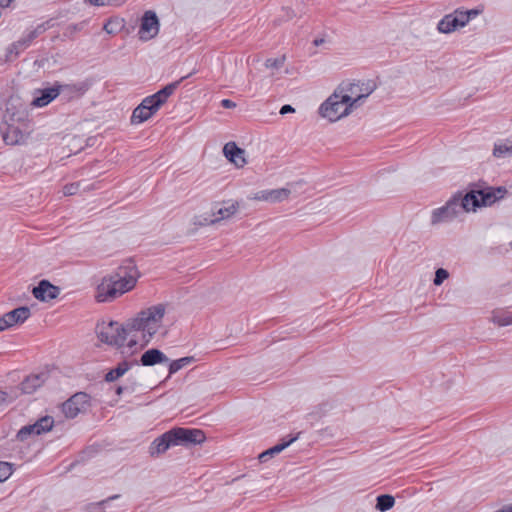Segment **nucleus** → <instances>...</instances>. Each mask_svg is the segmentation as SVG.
Wrapping results in <instances>:
<instances>
[{
  "label": "nucleus",
  "instance_id": "nucleus-20",
  "mask_svg": "<svg viewBox=\"0 0 512 512\" xmlns=\"http://www.w3.org/2000/svg\"><path fill=\"white\" fill-rule=\"evenodd\" d=\"M40 95L35 97L32 101V105L36 107H44L52 102L57 96H59V91L57 89V84L55 83L50 88H44L39 91Z\"/></svg>",
  "mask_w": 512,
  "mask_h": 512
},
{
  "label": "nucleus",
  "instance_id": "nucleus-38",
  "mask_svg": "<svg viewBox=\"0 0 512 512\" xmlns=\"http://www.w3.org/2000/svg\"><path fill=\"white\" fill-rule=\"evenodd\" d=\"M376 88V84L373 81H368L365 84V88L361 89L363 92L362 94L358 95L357 97H361V100L368 97Z\"/></svg>",
  "mask_w": 512,
  "mask_h": 512
},
{
  "label": "nucleus",
  "instance_id": "nucleus-8",
  "mask_svg": "<svg viewBox=\"0 0 512 512\" xmlns=\"http://www.w3.org/2000/svg\"><path fill=\"white\" fill-rule=\"evenodd\" d=\"M91 397L86 392H77L62 404V412L67 418H75L90 407Z\"/></svg>",
  "mask_w": 512,
  "mask_h": 512
},
{
  "label": "nucleus",
  "instance_id": "nucleus-12",
  "mask_svg": "<svg viewBox=\"0 0 512 512\" xmlns=\"http://www.w3.org/2000/svg\"><path fill=\"white\" fill-rule=\"evenodd\" d=\"M59 95L66 101L78 99L82 97L89 89L90 85L86 81H81L72 84H60L56 82Z\"/></svg>",
  "mask_w": 512,
  "mask_h": 512
},
{
  "label": "nucleus",
  "instance_id": "nucleus-34",
  "mask_svg": "<svg viewBox=\"0 0 512 512\" xmlns=\"http://www.w3.org/2000/svg\"><path fill=\"white\" fill-rule=\"evenodd\" d=\"M449 277V272L444 268H438L435 272L433 283L435 286H440Z\"/></svg>",
  "mask_w": 512,
  "mask_h": 512
},
{
  "label": "nucleus",
  "instance_id": "nucleus-44",
  "mask_svg": "<svg viewBox=\"0 0 512 512\" xmlns=\"http://www.w3.org/2000/svg\"><path fill=\"white\" fill-rule=\"evenodd\" d=\"M293 112H295V109L289 104L283 105L280 109L281 115H286L288 113H293Z\"/></svg>",
  "mask_w": 512,
  "mask_h": 512
},
{
  "label": "nucleus",
  "instance_id": "nucleus-40",
  "mask_svg": "<svg viewBox=\"0 0 512 512\" xmlns=\"http://www.w3.org/2000/svg\"><path fill=\"white\" fill-rule=\"evenodd\" d=\"M16 396H10L6 391L0 390V405L12 402Z\"/></svg>",
  "mask_w": 512,
  "mask_h": 512
},
{
  "label": "nucleus",
  "instance_id": "nucleus-24",
  "mask_svg": "<svg viewBox=\"0 0 512 512\" xmlns=\"http://www.w3.org/2000/svg\"><path fill=\"white\" fill-rule=\"evenodd\" d=\"M154 115L148 106L141 102L133 111L131 116L132 123H143Z\"/></svg>",
  "mask_w": 512,
  "mask_h": 512
},
{
  "label": "nucleus",
  "instance_id": "nucleus-50",
  "mask_svg": "<svg viewBox=\"0 0 512 512\" xmlns=\"http://www.w3.org/2000/svg\"><path fill=\"white\" fill-rule=\"evenodd\" d=\"M109 25H110V22L106 23V24L104 25V30H105L107 33L111 34L113 31L111 30V27H109Z\"/></svg>",
  "mask_w": 512,
  "mask_h": 512
},
{
  "label": "nucleus",
  "instance_id": "nucleus-48",
  "mask_svg": "<svg viewBox=\"0 0 512 512\" xmlns=\"http://www.w3.org/2000/svg\"><path fill=\"white\" fill-rule=\"evenodd\" d=\"M495 512H512V504L503 506L501 509Z\"/></svg>",
  "mask_w": 512,
  "mask_h": 512
},
{
  "label": "nucleus",
  "instance_id": "nucleus-13",
  "mask_svg": "<svg viewBox=\"0 0 512 512\" xmlns=\"http://www.w3.org/2000/svg\"><path fill=\"white\" fill-rule=\"evenodd\" d=\"M32 294L36 299L48 302L59 296L60 288L43 279L33 288Z\"/></svg>",
  "mask_w": 512,
  "mask_h": 512
},
{
  "label": "nucleus",
  "instance_id": "nucleus-31",
  "mask_svg": "<svg viewBox=\"0 0 512 512\" xmlns=\"http://www.w3.org/2000/svg\"><path fill=\"white\" fill-rule=\"evenodd\" d=\"M13 473V465L9 462L0 461V482L6 481Z\"/></svg>",
  "mask_w": 512,
  "mask_h": 512
},
{
  "label": "nucleus",
  "instance_id": "nucleus-18",
  "mask_svg": "<svg viewBox=\"0 0 512 512\" xmlns=\"http://www.w3.org/2000/svg\"><path fill=\"white\" fill-rule=\"evenodd\" d=\"M167 361V356L157 348H151L145 351L140 358V363L143 366H154Z\"/></svg>",
  "mask_w": 512,
  "mask_h": 512
},
{
  "label": "nucleus",
  "instance_id": "nucleus-30",
  "mask_svg": "<svg viewBox=\"0 0 512 512\" xmlns=\"http://www.w3.org/2000/svg\"><path fill=\"white\" fill-rule=\"evenodd\" d=\"M86 3L96 6H121L126 2V0H85Z\"/></svg>",
  "mask_w": 512,
  "mask_h": 512
},
{
  "label": "nucleus",
  "instance_id": "nucleus-22",
  "mask_svg": "<svg viewBox=\"0 0 512 512\" xmlns=\"http://www.w3.org/2000/svg\"><path fill=\"white\" fill-rule=\"evenodd\" d=\"M2 137L6 144L17 145L24 140V134L17 126L8 125L5 131H2Z\"/></svg>",
  "mask_w": 512,
  "mask_h": 512
},
{
  "label": "nucleus",
  "instance_id": "nucleus-2",
  "mask_svg": "<svg viewBox=\"0 0 512 512\" xmlns=\"http://www.w3.org/2000/svg\"><path fill=\"white\" fill-rule=\"evenodd\" d=\"M139 277V272L132 259L124 261L117 270L105 276L97 286L96 300L98 302H111L124 293L132 290Z\"/></svg>",
  "mask_w": 512,
  "mask_h": 512
},
{
  "label": "nucleus",
  "instance_id": "nucleus-39",
  "mask_svg": "<svg viewBox=\"0 0 512 512\" xmlns=\"http://www.w3.org/2000/svg\"><path fill=\"white\" fill-rule=\"evenodd\" d=\"M36 37L33 35L31 31H29L25 36L19 39L20 43L26 49Z\"/></svg>",
  "mask_w": 512,
  "mask_h": 512
},
{
  "label": "nucleus",
  "instance_id": "nucleus-16",
  "mask_svg": "<svg viewBox=\"0 0 512 512\" xmlns=\"http://www.w3.org/2000/svg\"><path fill=\"white\" fill-rule=\"evenodd\" d=\"M291 191L287 188L262 190L254 194L252 199L265 202H282L290 196Z\"/></svg>",
  "mask_w": 512,
  "mask_h": 512
},
{
  "label": "nucleus",
  "instance_id": "nucleus-37",
  "mask_svg": "<svg viewBox=\"0 0 512 512\" xmlns=\"http://www.w3.org/2000/svg\"><path fill=\"white\" fill-rule=\"evenodd\" d=\"M79 187H80V182H75V183L66 184V185L63 187V193H64V195H66V196H72V195H75V194H77V192L79 191Z\"/></svg>",
  "mask_w": 512,
  "mask_h": 512
},
{
  "label": "nucleus",
  "instance_id": "nucleus-14",
  "mask_svg": "<svg viewBox=\"0 0 512 512\" xmlns=\"http://www.w3.org/2000/svg\"><path fill=\"white\" fill-rule=\"evenodd\" d=\"M227 206L218 208L213 211L214 218L208 219L204 218L203 221L199 222L200 225H213L221 220L228 219L233 216L239 209V203L236 202H224Z\"/></svg>",
  "mask_w": 512,
  "mask_h": 512
},
{
  "label": "nucleus",
  "instance_id": "nucleus-6",
  "mask_svg": "<svg viewBox=\"0 0 512 512\" xmlns=\"http://www.w3.org/2000/svg\"><path fill=\"white\" fill-rule=\"evenodd\" d=\"M174 446L190 447L205 441V433L196 428L174 427L169 430Z\"/></svg>",
  "mask_w": 512,
  "mask_h": 512
},
{
  "label": "nucleus",
  "instance_id": "nucleus-41",
  "mask_svg": "<svg viewBox=\"0 0 512 512\" xmlns=\"http://www.w3.org/2000/svg\"><path fill=\"white\" fill-rule=\"evenodd\" d=\"M479 14V11L476 10V9H471V10H466V11H463L461 10V15L465 18L467 17V23L470 21V19L472 17H475Z\"/></svg>",
  "mask_w": 512,
  "mask_h": 512
},
{
  "label": "nucleus",
  "instance_id": "nucleus-15",
  "mask_svg": "<svg viewBox=\"0 0 512 512\" xmlns=\"http://www.w3.org/2000/svg\"><path fill=\"white\" fill-rule=\"evenodd\" d=\"M224 156L236 167L242 168L247 163L245 150L237 146L235 142H228L223 147Z\"/></svg>",
  "mask_w": 512,
  "mask_h": 512
},
{
  "label": "nucleus",
  "instance_id": "nucleus-25",
  "mask_svg": "<svg viewBox=\"0 0 512 512\" xmlns=\"http://www.w3.org/2000/svg\"><path fill=\"white\" fill-rule=\"evenodd\" d=\"M43 432L38 427L37 423L23 426L17 433V439L19 441H26L31 435H40Z\"/></svg>",
  "mask_w": 512,
  "mask_h": 512
},
{
  "label": "nucleus",
  "instance_id": "nucleus-23",
  "mask_svg": "<svg viewBox=\"0 0 512 512\" xmlns=\"http://www.w3.org/2000/svg\"><path fill=\"white\" fill-rule=\"evenodd\" d=\"M138 364L137 361L128 362V361H122L118 363V365L114 368L108 371L105 375V381L106 382H114L120 377H122L130 368L132 365Z\"/></svg>",
  "mask_w": 512,
  "mask_h": 512
},
{
  "label": "nucleus",
  "instance_id": "nucleus-7",
  "mask_svg": "<svg viewBox=\"0 0 512 512\" xmlns=\"http://www.w3.org/2000/svg\"><path fill=\"white\" fill-rule=\"evenodd\" d=\"M188 77L189 75L183 76L179 80L166 85L155 94L145 97L142 102L155 114L160 107L167 102L168 98L175 92L180 83Z\"/></svg>",
  "mask_w": 512,
  "mask_h": 512
},
{
  "label": "nucleus",
  "instance_id": "nucleus-29",
  "mask_svg": "<svg viewBox=\"0 0 512 512\" xmlns=\"http://www.w3.org/2000/svg\"><path fill=\"white\" fill-rule=\"evenodd\" d=\"M493 322L499 326H508L512 324V311H500L493 314Z\"/></svg>",
  "mask_w": 512,
  "mask_h": 512
},
{
  "label": "nucleus",
  "instance_id": "nucleus-26",
  "mask_svg": "<svg viewBox=\"0 0 512 512\" xmlns=\"http://www.w3.org/2000/svg\"><path fill=\"white\" fill-rule=\"evenodd\" d=\"M395 504V499L392 495L382 494L376 498V509L385 512L390 510Z\"/></svg>",
  "mask_w": 512,
  "mask_h": 512
},
{
  "label": "nucleus",
  "instance_id": "nucleus-4",
  "mask_svg": "<svg viewBox=\"0 0 512 512\" xmlns=\"http://www.w3.org/2000/svg\"><path fill=\"white\" fill-rule=\"evenodd\" d=\"M492 187L478 188L476 185L468 191L462 199V208L465 212L475 211L482 206H490L497 201Z\"/></svg>",
  "mask_w": 512,
  "mask_h": 512
},
{
  "label": "nucleus",
  "instance_id": "nucleus-11",
  "mask_svg": "<svg viewBox=\"0 0 512 512\" xmlns=\"http://www.w3.org/2000/svg\"><path fill=\"white\" fill-rule=\"evenodd\" d=\"M30 315L31 311L27 306H21L5 313L2 317H0V332L16 324L24 323L30 317Z\"/></svg>",
  "mask_w": 512,
  "mask_h": 512
},
{
  "label": "nucleus",
  "instance_id": "nucleus-21",
  "mask_svg": "<svg viewBox=\"0 0 512 512\" xmlns=\"http://www.w3.org/2000/svg\"><path fill=\"white\" fill-rule=\"evenodd\" d=\"M300 433H297L295 436L290 437L288 440H282L281 443L267 449L266 451L259 454L258 458L260 462H266L270 457H273L276 454L282 452L285 448L290 446L294 441H296L299 437Z\"/></svg>",
  "mask_w": 512,
  "mask_h": 512
},
{
  "label": "nucleus",
  "instance_id": "nucleus-42",
  "mask_svg": "<svg viewBox=\"0 0 512 512\" xmlns=\"http://www.w3.org/2000/svg\"><path fill=\"white\" fill-rule=\"evenodd\" d=\"M493 192L497 194V200H500L505 197L508 191L504 186H499L497 188H493Z\"/></svg>",
  "mask_w": 512,
  "mask_h": 512
},
{
  "label": "nucleus",
  "instance_id": "nucleus-43",
  "mask_svg": "<svg viewBox=\"0 0 512 512\" xmlns=\"http://www.w3.org/2000/svg\"><path fill=\"white\" fill-rule=\"evenodd\" d=\"M221 106L226 109H231L236 107V103L230 99H223L221 101Z\"/></svg>",
  "mask_w": 512,
  "mask_h": 512
},
{
  "label": "nucleus",
  "instance_id": "nucleus-51",
  "mask_svg": "<svg viewBox=\"0 0 512 512\" xmlns=\"http://www.w3.org/2000/svg\"><path fill=\"white\" fill-rule=\"evenodd\" d=\"M109 25H110V22L106 23V24L104 25V30H105L107 33L111 34L113 31L111 30V27H109Z\"/></svg>",
  "mask_w": 512,
  "mask_h": 512
},
{
  "label": "nucleus",
  "instance_id": "nucleus-49",
  "mask_svg": "<svg viewBox=\"0 0 512 512\" xmlns=\"http://www.w3.org/2000/svg\"><path fill=\"white\" fill-rule=\"evenodd\" d=\"M324 43V39L323 38H316L314 41H313V44L315 46H320L321 44Z\"/></svg>",
  "mask_w": 512,
  "mask_h": 512
},
{
  "label": "nucleus",
  "instance_id": "nucleus-47",
  "mask_svg": "<svg viewBox=\"0 0 512 512\" xmlns=\"http://www.w3.org/2000/svg\"><path fill=\"white\" fill-rule=\"evenodd\" d=\"M129 388L127 386H118L116 388V394L121 395L124 391H128Z\"/></svg>",
  "mask_w": 512,
  "mask_h": 512
},
{
  "label": "nucleus",
  "instance_id": "nucleus-33",
  "mask_svg": "<svg viewBox=\"0 0 512 512\" xmlns=\"http://www.w3.org/2000/svg\"><path fill=\"white\" fill-rule=\"evenodd\" d=\"M25 48L23 47V45L20 43V41H15L13 42L7 49V60H11V55L14 54V57H18L19 54L24 51Z\"/></svg>",
  "mask_w": 512,
  "mask_h": 512
},
{
  "label": "nucleus",
  "instance_id": "nucleus-45",
  "mask_svg": "<svg viewBox=\"0 0 512 512\" xmlns=\"http://www.w3.org/2000/svg\"><path fill=\"white\" fill-rule=\"evenodd\" d=\"M117 498H119V495H113V496H110V497H108L107 499L100 501V502L98 503V505H99V506L105 505V504H106V503H108L109 501L114 500V499H117Z\"/></svg>",
  "mask_w": 512,
  "mask_h": 512
},
{
  "label": "nucleus",
  "instance_id": "nucleus-28",
  "mask_svg": "<svg viewBox=\"0 0 512 512\" xmlns=\"http://www.w3.org/2000/svg\"><path fill=\"white\" fill-rule=\"evenodd\" d=\"M507 155H512L511 139H507L504 143L495 144L493 148V156L500 158Z\"/></svg>",
  "mask_w": 512,
  "mask_h": 512
},
{
  "label": "nucleus",
  "instance_id": "nucleus-5",
  "mask_svg": "<svg viewBox=\"0 0 512 512\" xmlns=\"http://www.w3.org/2000/svg\"><path fill=\"white\" fill-rule=\"evenodd\" d=\"M462 199V193L458 192L444 206L434 209L431 215V224L437 225L452 221L459 213L465 212L462 208Z\"/></svg>",
  "mask_w": 512,
  "mask_h": 512
},
{
  "label": "nucleus",
  "instance_id": "nucleus-27",
  "mask_svg": "<svg viewBox=\"0 0 512 512\" xmlns=\"http://www.w3.org/2000/svg\"><path fill=\"white\" fill-rule=\"evenodd\" d=\"M195 361L196 359L193 356H186L177 360H173L169 365V376L175 374L185 366L190 365Z\"/></svg>",
  "mask_w": 512,
  "mask_h": 512
},
{
  "label": "nucleus",
  "instance_id": "nucleus-32",
  "mask_svg": "<svg viewBox=\"0 0 512 512\" xmlns=\"http://www.w3.org/2000/svg\"><path fill=\"white\" fill-rule=\"evenodd\" d=\"M40 430L45 433L53 428L54 420L51 416H44L36 421Z\"/></svg>",
  "mask_w": 512,
  "mask_h": 512
},
{
  "label": "nucleus",
  "instance_id": "nucleus-10",
  "mask_svg": "<svg viewBox=\"0 0 512 512\" xmlns=\"http://www.w3.org/2000/svg\"><path fill=\"white\" fill-rule=\"evenodd\" d=\"M467 25V17L461 15V10L456 9L454 12L445 15L437 25V29L440 33L449 34L459 28Z\"/></svg>",
  "mask_w": 512,
  "mask_h": 512
},
{
  "label": "nucleus",
  "instance_id": "nucleus-1",
  "mask_svg": "<svg viewBox=\"0 0 512 512\" xmlns=\"http://www.w3.org/2000/svg\"><path fill=\"white\" fill-rule=\"evenodd\" d=\"M165 314V306L157 304L140 311L135 318L127 320L124 324L116 321L103 322L96 327L98 339L110 346L123 348L125 345L131 353L136 351L138 333H142L144 344L158 332Z\"/></svg>",
  "mask_w": 512,
  "mask_h": 512
},
{
  "label": "nucleus",
  "instance_id": "nucleus-36",
  "mask_svg": "<svg viewBox=\"0 0 512 512\" xmlns=\"http://www.w3.org/2000/svg\"><path fill=\"white\" fill-rule=\"evenodd\" d=\"M285 56H281L279 58H269L265 61V66L267 68L279 69L284 65Z\"/></svg>",
  "mask_w": 512,
  "mask_h": 512
},
{
  "label": "nucleus",
  "instance_id": "nucleus-17",
  "mask_svg": "<svg viewBox=\"0 0 512 512\" xmlns=\"http://www.w3.org/2000/svg\"><path fill=\"white\" fill-rule=\"evenodd\" d=\"M174 446L169 430L155 438L149 446V454L156 457L164 454L170 447Z\"/></svg>",
  "mask_w": 512,
  "mask_h": 512
},
{
  "label": "nucleus",
  "instance_id": "nucleus-19",
  "mask_svg": "<svg viewBox=\"0 0 512 512\" xmlns=\"http://www.w3.org/2000/svg\"><path fill=\"white\" fill-rule=\"evenodd\" d=\"M44 374H36L27 376L20 384L19 389L22 394H32L37 388L44 383Z\"/></svg>",
  "mask_w": 512,
  "mask_h": 512
},
{
  "label": "nucleus",
  "instance_id": "nucleus-3",
  "mask_svg": "<svg viewBox=\"0 0 512 512\" xmlns=\"http://www.w3.org/2000/svg\"><path fill=\"white\" fill-rule=\"evenodd\" d=\"M361 101V97L352 98L348 94L334 91L319 107V114L331 122H335L350 114L352 108Z\"/></svg>",
  "mask_w": 512,
  "mask_h": 512
},
{
  "label": "nucleus",
  "instance_id": "nucleus-46",
  "mask_svg": "<svg viewBox=\"0 0 512 512\" xmlns=\"http://www.w3.org/2000/svg\"><path fill=\"white\" fill-rule=\"evenodd\" d=\"M15 0H0V7L1 8H7L11 5L12 2Z\"/></svg>",
  "mask_w": 512,
  "mask_h": 512
},
{
  "label": "nucleus",
  "instance_id": "nucleus-9",
  "mask_svg": "<svg viewBox=\"0 0 512 512\" xmlns=\"http://www.w3.org/2000/svg\"><path fill=\"white\" fill-rule=\"evenodd\" d=\"M159 27L160 24L157 14L152 10L146 11L141 18L140 29L138 31L139 38L148 41L156 37L159 32Z\"/></svg>",
  "mask_w": 512,
  "mask_h": 512
},
{
  "label": "nucleus",
  "instance_id": "nucleus-35",
  "mask_svg": "<svg viewBox=\"0 0 512 512\" xmlns=\"http://www.w3.org/2000/svg\"><path fill=\"white\" fill-rule=\"evenodd\" d=\"M52 26H53L52 19H50L48 21H45V22L37 25V27H35L33 30H31V32L37 38L38 36H40L41 34L46 32L48 29H50Z\"/></svg>",
  "mask_w": 512,
  "mask_h": 512
}]
</instances>
